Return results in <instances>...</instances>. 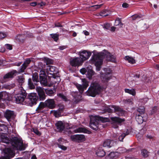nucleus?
<instances>
[{"label": "nucleus", "instance_id": "69168bd1", "mask_svg": "<svg viewBox=\"0 0 159 159\" xmlns=\"http://www.w3.org/2000/svg\"><path fill=\"white\" fill-rule=\"evenodd\" d=\"M116 28L114 26H112L111 28V31L114 32Z\"/></svg>", "mask_w": 159, "mask_h": 159}, {"label": "nucleus", "instance_id": "cd10ccee", "mask_svg": "<svg viewBox=\"0 0 159 159\" xmlns=\"http://www.w3.org/2000/svg\"><path fill=\"white\" fill-rule=\"evenodd\" d=\"M117 156L118 155L116 152H111L107 155L106 157L107 159H111Z\"/></svg>", "mask_w": 159, "mask_h": 159}, {"label": "nucleus", "instance_id": "2f4dec72", "mask_svg": "<svg viewBox=\"0 0 159 159\" xmlns=\"http://www.w3.org/2000/svg\"><path fill=\"white\" fill-rule=\"evenodd\" d=\"M129 133V132L127 130V131L125 133H124L122 134H121L120 135H119L118 139L120 141H122L123 139L125 137L128 135Z\"/></svg>", "mask_w": 159, "mask_h": 159}, {"label": "nucleus", "instance_id": "2eb2a0df", "mask_svg": "<svg viewBox=\"0 0 159 159\" xmlns=\"http://www.w3.org/2000/svg\"><path fill=\"white\" fill-rule=\"evenodd\" d=\"M70 65L73 66H79L81 65L82 62L79 57H76L71 58L70 59Z\"/></svg>", "mask_w": 159, "mask_h": 159}, {"label": "nucleus", "instance_id": "4c0bfd02", "mask_svg": "<svg viewBox=\"0 0 159 159\" xmlns=\"http://www.w3.org/2000/svg\"><path fill=\"white\" fill-rule=\"evenodd\" d=\"M141 153L143 157H146L148 156V151L145 149L142 150Z\"/></svg>", "mask_w": 159, "mask_h": 159}, {"label": "nucleus", "instance_id": "052dcab7", "mask_svg": "<svg viewBox=\"0 0 159 159\" xmlns=\"http://www.w3.org/2000/svg\"><path fill=\"white\" fill-rule=\"evenodd\" d=\"M5 51V48L2 47H0V52H4Z\"/></svg>", "mask_w": 159, "mask_h": 159}, {"label": "nucleus", "instance_id": "09e8293b", "mask_svg": "<svg viewBox=\"0 0 159 159\" xmlns=\"http://www.w3.org/2000/svg\"><path fill=\"white\" fill-rule=\"evenodd\" d=\"M58 146L59 148L63 150H66L67 149V148L66 147L60 144H58Z\"/></svg>", "mask_w": 159, "mask_h": 159}, {"label": "nucleus", "instance_id": "58836bf2", "mask_svg": "<svg viewBox=\"0 0 159 159\" xmlns=\"http://www.w3.org/2000/svg\"><path fill=\"white\" fill-rule=\"evenodd\" d=\"M33 80L34 82H37L39 81L38 76L37 74H34L33 75Z\"/></svg>", "mask_w": 159, "mask_h": 159}, {"label": "nucleus", "instance_id": "49530a36", "mask_svg": "<svg viewBox=\"0 0 159 159\" xmlns=\"http://www.w3.org/2000/svg\"><path fill=\"white\" fill-rule=\"evenodd\" d=\"M61 112L58 111H54V115L56 117H58L61 115Z\"/></svg>", "mask_w": 159, "mask_h": 159}, {"label": "nucleus", "instance_id": "423d86ee", "mask_svg": "<svg viewBox=\"0 0 159 159\" xmlns=\"http://www.w3.org/2000/svg\"><path fill=\"white\" fill-rule=\"evenodd\" d=\"M102 90V88L98 82L97 81H93L86 92V93L88 96L94 97Z\"/></svg>", "mask_w": 159, "mask_h": 159}, {"label": "nucleus", "instance_id": "c9c22d12", "mask_svg": "<svg viewBox=\"0 0 159 159\" xmlns=\"http://www.w3.org/2000/svg\"><path fill=\"white\" fill-rule=\"evenodd\" d=\"M28 85L30 89H34L35 88L34 85L32 82V80L31 79H29L28 80Z\"/></svg>", "mask_w": 159, "mask_h": 159}, {"label": "nucleus", "instance_id": "a18cd8bd", "mask_svg": "<svg viewBox=\"0 0 159 159\" xmlns=\"http://www.w3.org/2000/svg\"><path fill=\"white\" fill-rule=\"evenodd\" d=\"M57 95L64 101H66L67 100V98L66 97L62 94L59 93Z\"/></svg>", "mask_w": 159, "mask_h": 159}, {"label": "nucleus", "instance_id": "6ab92c4d", "mask_svg": "<svg viewBox=\"0 0 159 159\" xmlns=\"http://www.w3.org/2000/svg\"><path fill=\"white\" fill-rule=\"evenodd\" d=\"M45 102L47 107L50 109H53L55 107L56 104L54 99H49L47 100Z\"/></svg>", "mask_w": 159, "mask_h": 159}, {"label": "nucleus", "instance_id": "ddd939ff", "mask_svg": "<svg viewBox=\"0 0 159 159\" xmlns=\"http://www.w3.org/2000/svg\"><path fill=\"white\" fill-rule=\"evenodd\" d=\"M91 55V52L87 51L86 50H84L80 52V58L81 59L80 60L82 61L83 63L84 61L88 60L89 58Z\"/></svg>", "mask_w": 159, "mask_h": 159}, {"label": "nucleus", "instance_id": "864d4df0", "mask_svg": "<svg viewBox=\"0 0 159 159\" xmlns=\"http://www.w3.org/2000/svg\"><path fill=\"white\" fill-rule=\"evenodd\" d=\"M104 28L108 30L110 28V25L108 23L105 24L104 25Z\"/></svg>", "mask_w": 159, "mask_h": 159}, {"label": "nucleus", "instance_id": "e433bc0d", "mask_svg": "<svg viewBox=\"0 0 159 159\" xmlns=\"http://www.w3.org/2000/svg\"><path fill=\"white\" fill-rule=\"evenodd\" d=\"M148 98H145L143 99H140L139 101V104L141 105H143L145 103L148 101Z\"/></svg>", "mask_w": 159, "mask_h": 159}, {"label": "nucleus", "instance_id": "4be33fe9", "mask_svg": "<svg viewBox=\"0 0 159 159\" xmlns=\"http://www.w3.org/2000/svg\"><path fill=\"white\" fill-rule=\"evenodd\" d=\"M16 73L17 71L16 70H13L6 74L4 76L3 78L5 80H6L8 79L12 78L13 77L14 75H16Z\"/></svg>", "mask_w": 159, "mask_h": 159}, {"label": "nucleus", "instance_id": "680f3d73", "mask_svg": "<svg viewBox=\"0 0 159 159\" xmlns=\"http://www.w3.org/2000/svg\"><path fill=\"white\" fill-rule=\"evenodd\" d=\"M66 48V47L65 46H62L59 47V48L61 50H62L63 49H65Z\"/></svg>", "mask_w": 159, "mask_h": 159}, {"label": "nucleus", "instance_id": "4d7b16f0", "mask_svg": "<svg viewBox=\"0 0 159 159\" xmlns=\"http://www.w3.org/2000/svg\"><path fill=\"white\" fill-rule=\"evenodd\" d=\"M56 27H62L61 25L59 23H57L55 24Z\"/></svg>", "mask_w": 159, "mask_h": 159}, {"label": "nucleus", "instance_id": "aec40b11", "mask_svg": "<svg viewBox=\"0 0 159 159\" xmlns=\"http://www.w3.org/2000/svg\"><path fill=\"white\" fill-rule=\"evenodd\" d=\"M115 144V142L113 141L108 139L104 142L103 146L105 147L110 148L114 146Z\"/></svg>", "mask_w": 159, "mask_h": 159}, {"label": "nucleus", "instance_id": "7ed1b4c3", "mask_svg": "<svg viewBox=\"0 0 159 159\" xmlns=\"http://www.w3.org/2000/svg\"><path fill=\"white\" fill-rule=\"evenodd\" d=\"M106 58V60L112 62L116 61V57L114 55H111L110 53L104 50L102 52L94 54L93 56L90 60V62L95 64L96 70H100L101 66L102 63L103 58Z\"/></svg>", "mask_w": 159, "mask_h": 159}, {"label": "nucleus", "instance_id": "3c124183", "mask_svg": "<svg viewBox=\"0 0 159 159\" xmlns=\"http://www.w3.org/2000/svg\"><path fill=\"white\" fill-rule=\"evenodd\" d=\"M102 5V4H101L100 5H95L93 6H92V7H93L94 8L96 9L100 8V7H101Z\"/></svg>", "mask_w": 159, "mask_h": 159}, {"label": "nucleus", "instance_id": "a211bd4d", "mask_svg": "<svg viewBox=\"0 0 159 159\" xmlns=\"http://www.w3.org/2000/svg\"><path fill=\"white\" fill-rule=\"evenodd\" d=\"M147 119L146 115L145 114L141 113V114L137 115L136 116V120L139 124H141L143 121H146Z\"/></svg>", "mask_w": 159, "mask_h": 159}, {"label": "nucleus", "instance_id": "c03bdc74", "mask_svg": "<svg viewBox=\"0 0 159 159\" xmlns=\"http://www.w3.org/2000/svg\"><path fill=\"white\" fill-rule=\"evenodd\" d=\"M140 18V16L138 15H137V14L134 15L132 16V18L133 19V20H139V19Z\"/></svg>", "mask_w": 159, "mask_h": 159}, {"label": "nucleus", "instance_id": "ea45409f", "mask_svg": "<svg viewBox=\"0 0 159 159\" xmlns=\"http://www.w3.org/2000/svg\"><path fill=\"white\" fill-rule=\"evenodd\" d=\"M18 82L19 83L20 85H22V84L24 82V79L22 76H19L17 79Z\"/></svg>", "mask_w": 159, "mask_h": 159}, {"label": "nucleus", "instance_id": "6e6d98bb", "mask_svg": "<svg viewBox=\"0 0 159 159\" xmlns=\"http://www.w3.org/2000/svg\"><path fill=\"white\" fill-rule=\"evenodd\" d=\"M33 131L34 132L38 135H40V132L38 131V130L36 129H33Z\"/></svg>", "mask_w": 159, "mask_h": 159}, {"label": "nucleus", "instance_id": "5fc2aeb1", "mask_svg": "<svg viewBox=\"0 0 159 159\" xmlns=\"http://www.w3.org/2000/svg\"><path fill=\"white\" fill-rule=\"evenodd\" d=\"M129 5L126 3H124L122 5V6L124 8H127L129 7Z\"/></svg>", "mask_w": 159, "mask_h": 159}, {"label": "nucleus", "instance_id": "a19ab883", "mask_svg": "<svg viewBox=\"0 0 159 159\" xmlns=\"http://www.w3.org/2000/svg\"><path fill=\"white\" fill-rule=\"evenodd\" d=\"M52 37L54 41H57L58 39L59 35L57 34H51Z\"/></svg>", "mask_w": 159, "mask_h": 159}, {"label": "nucleus", "instance_id": "37998d69", "mask_svg": "<svg viewBox=\"0 0 159 159\" xmlns=\"http://www.w3.org/2000/svg\"><path fill=\"white\" fill-rule=\"evenodd\" d=\"M108 12L107 11L105 10L101 12L100 13V15L102 16H108Z\"/></svg>", "mask_w": 159, "mask_h": 159}, {"label": "nucleus", "instance_id": "9b49d317", "mask_svg": "<svg viewBox=\"0 0 159 159\" xmlns=\"http://www.w3.org/2000/svg\"><path fill=\"white\" fill-rule=\"evenodd\" d=\"M103 70L105 72V75H104L103 74H101V79L103 81L107 82L111 78V76L109 75L111 74V71L109 68H104Z\"/></svg>", "mask_w": 159, "mask_h": 159}, {"label": "nucleus", "instance_id": "72a5a7b5", "mask_svg": "<svg viewBox=\"0 0 159 159\" xmlns=\"http://www.w3.org/2000/svg\"><path fill=\"white\" fill-rule=\"evenodd\" d=\"M117 151L116 152H117V155H118L119 154L125 152H126V149L124 148H119L117 149Z\"/></svg>", "mask_w": 159, "mask_h": 159}, {"label": "nucleus", "instance_id": "c756f323", "mask_svg": "<svg viewBox=\"0 0 159 159\" xmlns=\"http://www.w3.org/2000/svg\"><path fill=\"white\" fill-rule=\"evenodd\" d=\"M115 25L119 26L120 27L122 28L123 26V24L121 22L119 18H117L115 20Z\"/></svg>", "mask_w": 159, "mask_h": 159}, {"label": "nucleus", "instance_id": "39448f33", "mask_svg": "<svg viewBox=\"0 0 159 159\" xmlns=\"http://www.w3.org/2000/svg\"><path fill=\"white\" fill-rule=\"evenodd\" d=\"M110 120V119L107 117L100 116L92 117L90 118L89 126L91 129L97 130L100 127L99 126L101 125V124H99L100 122L104 123L108 122Z\"/></svg>", "mask_w": 159, "mask_h": 159}, {"label": "nucleus", "instance_id": "7c9ffc66", "mask_svg": "<svg viewBox=\"0 0 159 159\" xmlns=\"http://www.w3.org/2000/svg\"><path fill=\"white\" fill-rule=\"evenodd\" d=\"M125 91L126 93H129L134 96H135L136 94L135 91L133 89H125Z\"/></svg>", "mask_w": 159, "mask_h": 159}, {"label": "nucleus", "instance_id": "20e7f679", "mask_svg": "<svg viewBox=\"0 0 159 159\" xmlns=\"http://www.w3.org/2000/svg\"><path fill=\"white\" fill-rule=\"evenodd\" d=\"M82 85L76 83L75 85L79 90L80 93L78 94V93L76 92H72L71 95L74 98V101L75 102H78L81 100V96L80 94H82L84 89H86L89 85V82L85 78L81 79Z\"/></svg>", "mask_w": 159, "mask_h": 159}, {"label": "nucleus", "instance_id": "338daca9", "mask_svg": "<svg viewBox=\"0 0 159 159\" xmlns=\"http://www.w3.org/2000/svg\"><path fill=\"white\" fill-rule=\"evenodd\" d=\"M58 141L59 143H61V142L63 141V139L61 138H60L58 139Z\"/></svg>", "mask_w": 159, "mask_h": 159}, {"label": "nucleus", "instance_id": "de8ad7c7", "mask_svg": "<svg viewBox=\"0 0 159 159\" xmlns=\"http://www.w3.org/2000/svg\"><path fill=\"white\" fill-rule=\"evenodd\" d=\"M87 70L84 68H83L80 70V73L84 75L86 73Z\"/></svg>", "mask_w": 159, "mask_h": 159}, {"label": "nucleus", "instance_id": "5701e85b", "mask_svg": "<svg viewBox=\"0 0 159 159\" xmlns=\"http://www.w3.org/2000/svg\"><path fill=\"white\" fill-rule=\"evenodd\" d=\"M74 131L75 133L82 132L89 134L90 133V131L88 130L84 127L78 128L76 129Z\"/></svg>", "mask_w": 159, "mask_h": 159}, {"label": "nucleus", "instance_id": "c85d7f7f", "mask_svg": "<svg viewBox=\"0 0 159 159\" xmlns=\"http://www.w3.org/2000/svg\"><path fill=\"white\" fill-rule=\"evenodd\" d=\"M46 93L50 96H52L54 95L55 90L53 89H47L45 90Z\"/></svg>", "mask_w": 159, "mask_h": 159}, {"label": "nucleus", "instance_id": "bf43d9fd", "mask_svg": "<svg viewBox=\"0 0 159 159\" xmlns=\"http://www.w3.org/2000/svg\"><path fill=\"white\" fill-rule=\"evenodd\" d=\"M46 3L43 2H41L40 3L38 4V5H40V6H43L45 5Z\"/></svg>", "mask_w": 159, "mask_h": 159}, {"label": "nucleus", "instance_id": "4468645a", "mask_svg": "<svg viewBox=\"0 0 159 159\" xmlns=\"http://www.w3.org/2000/svg\"><path fill=\"white\" fill-rule=\"evenodd\" d=\"M70 138L72 140L78 142H82L85 140V136L82 134H75L72 135Z\"/></svg>", "mask_w": 159, "mask_h": 159}, {"label": "nucleus", "instance_id": "b1692460", "mask_svg": "<svg viewBox=\"0 0 159 159\" xmlns=\"http://www.w3.org/2000/svg\"><path fill=\"white\" fill-rule=\"evenodd\" d=\"M94 75V72L91 69H89L87 70L86 75L87 77L89 79H91L92 76Z\"/></svg>", "mask_w": 159, "mask_h": 159}, {"label": "nucleus", "instance_id": "1a4fd4ad", "mask_svg": "<svg viewBox=\"0 0 159 159\" xmlns=\"http://www.w3.org/2000/svg\"><path fill=\"white\" fill-rule=\"evenodd\" d=\"M4 116L10 122V124L11 126V124L10 122H11L12 120H13L12 122H13V124L16 121L15 119L16 115L13 111L7 110L4 113Z\"/></svg>", "mask_w": 159, "mask_h": 159}, {"label": "nucleus", "instance_id": "412c9836", "mask_svg": "<svg viewBox=\"0 0 159 159\" xmlns=\"http://www.w3.org/2000/svg\"><path fill=\"white\" fill-rule=\"evenodd\" d=\"M31 60L30 58H27L24 63L22 65L21 67L19 70L20 73L23 72L24 70L26 69L28 65L30 63Z\"/></svg>", "mask_w": 159, "mask_h": 159}, {"label": "nucleus", "instance_id": "bb28decb", "mask_svg": "<svg viewBox=\"0 0 159 159\" xmlns=\"http://www.w3.org/2000/svg\"><path fill=\"white\" fill-rule=\"evenodd\" d=\"M96 154L99 157H103L105 155V152L101 148L98 149L96 152Z\"/></svg>", "mask_w": 159, "mask_h": 159}, {"label": "nucleus", "instance_id": "9d476101", "mask_svg": "<svg viewBox=\"0 0 159 159\" xmlns=\"http://www.w3.org/2000/svg\"><path fill=\"white\" fill-rule=\"evenodd\" d=\"M112 126L114 128H117L118 127V125L125 121L123 119H121L117 117H112L111 118Z\"/></svg>", "mask_w": 159, "mask_h": 159}, {"label": "nucleus", "instance_id": "393cba45", "mask_svg": "<svg viewBox=\"0 0 159 159\" xmlns=\"http://www.w3.org/2000/svg\"><path fill=\"white\" fill-rule=\"evenodd\" d=\"M1 95L2 100H8L9 99V94L6 92H0Z\"/></svg>", "mask_w": 159, "mask_h": 159}, {"label": "nucleus", "instance_id": "6e6552de", "mask_svg": "<svg viewBox=\"0 0 159 159\" xmlns=\"http://www.w3.org/2000/svg\"><path fill=\"white\" fill-rule=\"evenodd\" d=\"M105 110L107 112L110 113L115 112L119 116H122L124 111L118 106L110 105L105 108Z\"/></svg>", "mask_w": 159, "mask_h": 159}, {"label": "nucleus", "instance_id": "f03ea898", "mask_svg": "<svg viewBox=\"0 0 159 159\" xmlns=\"http://www.w3.org/2000/svg\"><path fill=\"white\" fill-rule=\"evenodd\" d=\"M41 62L39 63V66L42 69L39 72V79L41 84L44 86H51L53 84L58 83L60 79L58 76L55 75L56 68L52 66H48L45 68V66H41Z\"/></svg>", "mask_w": 159, "mask_h": 159}, {"label": "nucleus", "instance_id": "603ef678", "mask_svg": "<svg viewBox=\"0 0 159 159\" xmlns=\"http://www.w3.org/2000/svg\"><path fill=\"white\" fill-rule=\"evenodd\" d=\"M5 46L6 48L8 49L11 50L12 49V47L11 45L10 44H7L5 45Z\"/></svg>", "mask_w": 159, "mask_h": 159}, {"label": "nucleus", "instance_id": "f257e3e1", "mask_svg": "<svg viewBox=\"0 0 159 159\" xmlns=\"http://www.w3.org/2000/svg\"><path fill=\"white\" fill-rule=\"evenodd\" d=\"M8 130L7 127L2 123V121H0V131L3 132L1 133V140L2 142L8 144L10 147L3 150L0 159H10L15 155L14 150H24L26 147L21 142L18 141L16 138L13 139L8 138L6 133Z\"/></svg>", "mask_w": 159, "mask_h": 159}, {"label": "nucleus", "instance_id": "79ce46f5", "mask_svg": "<svg viewBox=\"0 0 159 159\" xmlns=\"http://www.w3.org/2000/svg\"><path fill=\"white\" fill-rule=\"evenodd\" d=\"M144 108L143 106H141L138 109V111L139 112V114L141 113L144 114Z\"/></svg>", "mask_w": 159, "mask_h": 159}, {"label": "nucleus", "instance_id": "dca6fc26", "mask_svg": "<svg viewBox=\"0 0 159 159\" xmlns=\"http://www.w3.org/2000/svg\"><path fill=\"white\" fill-rule=\"evenodd\" d=\"M37 99V96L36 93H31L28 95V99L27 100L29 101V103L31 104V105L36 103Z\"/></svg>", "mask_w": 159, "mask_h": 159}, {"label": "nucleus", "instance_id": "774afa93", "mask_svg": "<svg viewBox=\"0 0 159 159\" xmlns=\"http://www.w3.org/2000/svg\"><path fill=\"white\" fill-rule=\"evenodd\" d=\"M154 67L158 70H159V65L156 64L154 66Z\"/></svg>", "mask_w": 159, "mask_h": 159}, {"label": "nucleus", "instance_id": "a878e982", "mask_svg": "<svg viewBox=\"0 0 159 159\" xmlns=\"http://www.w3.org/2000/svg\"><path fill=\"white\" fill-rule=\"evenodd\" d=\"M125 60L129 63L133 64L135 63V60L132 57L129 56H126L124 58Z\"/></svg>", "mask_w": 159, "mask_h": 159}, {"label": "nucleus", "instance_id": "13d9d810", "mask_svg": "<svg viewBox=\"0 0 159 159\" xmlns=\"http://www.w3.org/2000/svg\"><path fill=\"white\" fill-rule=\"evenodd\" d=\"M64 107L63 106H61L60 107L58 111L59 112H61H61L63 111V110L64 109Z\"/></svg>", "mask_w": 159, "mask_h": 159}, {"label": "nucleus", "instance_id": "473e14b6", "mask_svg": "<svg viewBox=\"0 0 159 159\" xmlns=\"http://www.w3.org/2000/svg\"><path fill=\"white\" fill-rule=\"evenodd\" d=\"M43 60L46 63L47 65L51 64L53 62V61L52 59L46 57L43 58Z\"/></svg>", "mask_w": 159, "mask_h": 159}, {"label": "nucleus", "instance_id": "0eeeda50", "mask_svg": "<svg viewBox=\"0 0 159 159\" xmlns=\"http://www.w3.org/2000/svg\"><path fill=\"white\" fill-rule=\"evenodd\" d=\"M19 89V93L15 96L16 102L17 103H21L23 102L27 95L25 91L22 87H20Z\"/></svg>", "mask_w": 159, "mask_h": 159}, {"label": "nucleus", "instance_id": "f3484780", "mask_svg": "<svg viewBox=\"0 0 159 159\" xmlns=\"http://www.w3.org/2000/svg\"><path fill=\"white\" fill-rule=\"evenodd\" d=\"M36 89L38 93L40 100H44L45 99V95L43 88L40 87H38Z\"/></svg>", "mask_w": 159, "mask_h": 159}, {"label": "nucleus", "instance_id": "e2e57ef3", "mask_svg": "<svg viewBox=\"0 0 159 159\" xmlns=\"http://www.w3.org/2000/svg\"><path fill=\"white\" fill-rule=\"evenodd\" d=\"M37 5V2H33L30 3V5L33 7H34Z\"/></svg>", "mask_w": 159, "mask_h": 159}, {"label": "nucleus", "instance_id": "f704fd0d", "mask_svg": "<svg viewBox=\"0 0 159 159\" xmlns=\"http://www.w3.org/2000/svg\"><path fill=\"white\" fill-rule=\"evenodd\" d=\"M46 107H47V106L45 104V102H41L40 103L38 107L37 108V110L38 109V110H41Z\"/></svg>", "mask_w": 159, "mask_h": 159}, {"label": "nucleus", "instance_id": "f8f14e48", "mask_svg": "<svg viewBox=\"0 0 159 159\" xmlns=\"http://www.w3.org/2000/svg\"><path fill=\"white\" fill-rule=\"evenodd\" d=\"M57 129L59 131H62L65 128L68 129L70 128L69 124L64 121H58L56 124Z\"/></svg>", "mask_w": 159, "mask_h": 159}, {"label": "nucleus", "instance_id": "8fccbe9b", "mask_svg": "<svg viewBox=\"0 0 159 159\" xmlns=\"http://www.w3.org/2000/svg\"><path fill=\"white\" fill-rule=\"evenodd\" d=\"M6 36V34L2 32H0V38L3 39Z\"/></svg>", "mask_w": 159, "mask_h": 159}, {"label": "nucleus", "instance_id": "0e129e2a", "mask_svg": "<svg viewBox=\"0 0 159 159\" xmlns=\"http://www.w3.org/2000/svg\"><path fill=\"white\" fill-rule=\"evenodd\" d=\"M83 32L85 35H88L89 34V33L87 31L84 30Z\"/></svg>", "mask_w": 159, "mask_h": 159}]
</instances>
